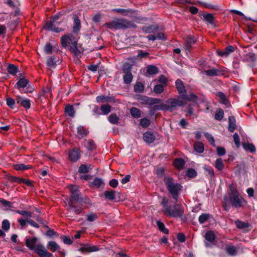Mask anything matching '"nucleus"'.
Listing matches in <instances>:
<instances>
[{
    "label": "nucleus",
    "mask_w": 257,
    "mask_h": 257,
    "mask_svg": "<svg viewBox=\"0 0 257 257\" xmlns=\"http://www.w3.org/2000/svg\"><path fill=\"white\" fill-rule=\"evenodd\" d=\"M193 147L194 150L198 153H202L204 151L203 144L200 142L195 143Z\"/></svg>",
    "instance_id": "a18cd8bd"
},
{
    "label": "nucleus",
    "mask_w": 257,
    "mask_h": 257,
    "mask_svg": "<svg viewBox=\"0 0 257 257\" xmlns=\"http://www.w3.org/2000/svg\"><path fill=\"white\" fill-rule=\"evenodd\" d=\"M130 113L132 117L135 118H139L141 116V111L136 107L131 108Z\"/></svg>",
    "instance_id": "58836bf2"
},
{
    "label": "nucleus",
    "mask_w": 257,
    "mask_h": 257,
    "mask_svg": "<svg viewBox=\"0 0 257 257\" xmlns=\"http://www.w3.org/2000/svg\"><path fill=\"white\" fill-rule=\"evenodd\" d=\"M74 24L72 32L74 34H78L81 29V22L78 16L76 15H73Z\"/></svg>",
    "instance_id": "a211bd4d"
},
{
    "label": "nucleus",
    "mask_w": 257,
    "mask_h": 257,
    "mask_svg": "<svg viewBox=\"0 0 257 257\" xmlns=\"http://www.w3.org/2000/svg\"><path fill=\"white\" fill-rule=\"evenodd\" d=\"M96 101L97 103H108L114 102L113 96L104 95H99L96 97Z\"/></svg>",
    "instance_id": "412c9836"
},
{
    "label": "nucleus",
    "mask_w": 257,
    "mask_h": 257,
    "mask_svg": "<svg viewBox=\"0 0 257 257\" xmlns=\"http://www.w3.org/2000/svg\"><path fill=\"white\" fill-rule=\"evenodd\" d=\"M81 247L78 248V251L83 252L84 251L87 252H95L99 250L100 248L98 246H94L88 243L81 244Z\"/></svg>",
    "instance_id": "ddd939ff"
},
{
    "label": "nucleus",
    "mask_w": 257,
    "mask_h": 257,
    "mask_svg": "<svg viewBox=\"0 0 257 257\" xmlns=\"http://www.w3.org/2000/svg\"><path fill=\"white\" fill-rule=\"evenodd\" d=\"M69 51L73 53L75 56H78L83 52L82 49H79L78 48V44L76 45L70 46Z\"/></svg>",
    "instance_id": "37998d69"
},
{
    "label": "nucleus",
    "mask_w": 257,
    "mask_h": 257,
    "mask_svg": "<svg viewBox=\"0 0 257 257\" xmlns=\"http://www.w3.org/2000/svg\"><path fill=\"white\" fill-rule=\"evenodd\" d=\"M150 120L147 118L140 119V125L144 128H147L150 125Z\"/></svg>",
    "instance_id": "338daca9"
},
{
    "label": "nucleus",
    "mask_w": 257,
    "mask_h": 257,
    "mask_svg": "<svg viewBox=\"0 0 257 257\" xmlns=\"http://www.w3.org/2000/svg\"><path fill=\"white\" fill-rule=\"evenodd\" d=\"M104 186L103 180L100 177H95L93 180L90 182V187L91 188L95 187L96 188H103Z\"/></svg>",
    "instance_id": "6ab92c4d"
},
{
    "label": "nucleus",
    "mask_w": 257,
    "mask_h": 257,
    "mask_svg": "<svg viewBox=\"0 0 257 257\" xmlns=\"http://www.w3.org/2000/svg\"><path fill=\"white\" fill-rule=\"evenodd\" d=\"M61 44L63 48H65L68 46L76 45L78 41L76 38L71 33L64 34L61 37Z\"/></svg>",
    "instance_id": "6e6552de"
},
{
    "label": "nucleus",
    "mask_w": 257,
    "mask_h": 257,
    "mask_svg": "<svg viewBox=\"0 0 257 257\" xmlns=\"http://www.w3.org/2000/svg\"><path fill=\"white\" fill-rule=\"evenodd\" d=\"M114 12L119 13L122 16H127L128 14H132L133 11L132 9H124L120 8H115L112 10Z\"/></svg>",
    "instance_id": "ea45409f"
},
{
    "label": "nucleus",
    "mask_w": 257,
    "mask_h": 257,
    "mask_svg": "<svg viewBox=\"0 0 257 257\" xmlns=\"http://www.w3.org/2000/svg\"><path fill=\"white\" fill-rule=\"evenodd\" d=\"M181 97L183 99L192 102H196L198 99V96L192 92L190 93L188 95L185 93L181 95Z\"/></svg>",
    "instance_id": "7c9ffc66"
},
{
    "label": "nucleus",
    "mask_w": 257,
    "mask_h": 257,
    "mask_svg": "<svg viewBox=\"0 0 257 257\" xmlns=\"http://www.w3.org/2000/svg\"><path fill=\"white\" fill-rule=\"evenodd\" d=\"M235 223L237 228H240V229L247 228V227H248L249 226L248 223L244 222L239 220H236Z\"/></svg>",
    "instance_id": "e2e57ef3"
},
{
    "label": "nucleus",
    "mask_w": 257,
    "mask_h": 257,
    "mask_svg": "<svg viewBox=\"0 0 257 257\" xmlns=\"http://www.w3.org/2000/svg\"><path fill=\"white\" fill-rule=\"evenodd\" d=\"M108 121H109V123H111V124H117L118 123L119 118L115 113H112L108 117Z\"/></svg>",
    "instance_id": "de8ad7c7"
},
{
    "label": "nucleus",
    "mask_w": 257,
    "mask_h": 257,
    "mask_svg": "<svg viewBox=\"0 0 257 257\" xmlns=\"http://www.w3.org/2000/svg\"><path fill=\"white\" fill-rule=\"evenodd\" d=\"M7 71L10 74L14 76L19 72V68L16 65L9 64L7 67Z\"/></svg>",
    "instance_id": "c9c22d12"
},
{
    "label": "nucleus",
    "mask_w": 257,
    "mask_h": 257,
    "mask_svg": "<svg viewBox=\"0 0 257 257\" xmlns=\"http://www.w3.org/2000/svg\"><path fill=\"white\" fill-rule=\"evenodd\" d=\"M101 114L107 115L111 111V106L108 104H102L100 107Z\"/></svg>",
    "instance_id": "4c0bfd02"
},
{
    "label": "nucleus",
    "mask_w": 257,
    "mask_h": 257,
    "mask_svg": "<svg viewBox=\"0 0 257 257\" xmlns=\"http://www.w3.org/2000/svg\"><path fill=\"white\" fill-rule=\"evenodd\" d=\"M132 66L128 63H125L122 66V71L123 73L131 72Z\"/></svg>",
    "instance_id": "774afa93"
},
{
    "label": "nucleus",
    "mask_w": 257,
    "mask_h": 257,
    "mask_svg": "<svg viewBox=\"0 0 257 257\" xmlns=\"http://www.w3.org/2000/svg\"><path fill=\"white\" fill-rule=\"evenodd\" d=\"M230 13H232V14H235L240 17H242V19L245 20H251L253 22L257 23V19H252L250 18H247L246 16H244V15H243V14L242 12H241L238 10H231L230 11Z\"/></svg>",
    "instance_id": "49530a36"
},
{
    "label": "nucleus",
    "mask_w": 257,
    "mask_h": 257,
    "mask_svg": "<svg viewBox=\"0 0 257 257\" xmlns=\"http://www.w3.org/2000/svg\"><path fill=\"white\" fill-rule=\"evenodd\" d=\"M210 217L209 213H202L198 218V220L200 224H203L207 221Z\"/></svg>",
    "instance_id": "8fccbe9b"
},
{
    "label": "nucleus",
    "mask_w": 257,
    "mask_h": 257,
    "mask_svg": "<svg viewBox=\"0 0 257 257\" xmlns=\"http://www.w3.org/2000/svg\"><path fill=\"white\" fill-rule=\"evenodd\" d=\"M86 220L87 221L92 222L98 219V217L96 213L91 212L86 215Z\"/></svg>",
    "instance_id": "6e6d98bb"
},
{
    "label": "nucleus",
    "mask_w": 257,
    "mask_h": 257,
    "mask_svg": "<svg viewBox=\"0 0 257 257\" xmlns=\"http://www.w3.org/2000/svg\"><path fill=\"white\" fill-rule=\"evenodd\" d=\"M104 26L111 30H126L137 27L133 22L125 18H116L110 22L105 23Z\"/></svg>",
    "instance_id": "20e7f679"
},
{
    "label": "nucleus",
    "mask_w": 257,
    "mask_h": 257,
    "mask_svg": "<svg viewBox=\"0 0 257 257\" xmlns=\"http://www.w3.org/2000/svg\"><path fill=\"white\" fill-rule=\"evenodd\" d=\"M65 113L70 117H74L75 114V111L73 105L72 104H67L65 106Z\"/></svg>",
    "instance_id": "c85d7f7f"
},
{
    "label": "nucleus",
    "mask_w": 257,
    "mask_h": 257,
    "mask_svg": "<svg viewBox=\"0 0 257 257\" xmlns=\"http://www.w3.org/2000/svg\"><path fill=\"white\" fill-rule=\"evenodd\" d=\"M134 89L136 93H142L144 91L145 86L141 82H137L134 85Z\"/></svg>",
    "instance_id": "603ef678"
},
{
    "label": "nucleus",
    "mask_w": 257,
    "mask_h": 257,
    "mask_svg": "<svg viewBox=\"0 0 257 257\" xmlns=\"http://www.w3.org/2000/svg\"><path fill=\"white\" fill-rule=\"evenodd\" d=\"M69 198L67 199V211L78 215L83 212V205L91 206L93 205L91 200L86 195H82L76 185H71L69 187Z\"/></svg>",
    "instance_id": "f257e3e1"
},
{
    "label": "nucleus",
    "mask_w": 257,
    "mask_h": 257,
    "mask_svg": "<svg viewBox=\"0 0 257 257\" xmlns=\"http://www.w3.org/2000/svg\"><path fill=\"white\" fill-rule=\"evenodd\" d=\"M242 147L246 151H249L252 154L256 152L255 146L252 143H242Z\"/></svg>",
    "instance_id": "f704fd0d"
},
{
    "label": "nucleus",
    "mask_w": 257,
    "mask_h": 257,
    "mask_svg": "<svg viewBox=\"0 0 257 257\" xmlns=\"http://www.w3.org/2000/svg\"><path fill=\"white\" fill-rule=\"evenodd\" d=\"M115 192L111 190L109 191H105L104 192L103 194H100L99 196L101 197L102 195H103L104 197L106 199L112 201L115 199Z\"/></svg>",
    "instance_id": "c756f323"
},
{
    "label": "nucleus",
    "mask_w": 257,
    "mask_h": 257,
    "mask_svg": "<svg viewBox=\"0 0 257 257\" xmlns=\"http://www.w3.org/2000/svg\"><path fill=\"white\" fill-rule=\"evenodd\" d=\"M58 61V57L56 56L49 57L46 61V65L49 68H54L57 65V62Z\"/></svg>",
    "instance_id": "a878e982"
},
{
    "label": "nucleus",
    "mask_w": 257,
    "mask_h": 257,
    "mask_svg": "<svg viewBox=\"0 0 257 257\" xmlns=\"http://www.w3.org/2000/svg\"><path fill=\"white\" fill-rule=\"evenodd\" d=\"M135 99L142 105H149L150 106H152V105L156 104H159L162 101L160 99L152 98L142 95H137Z\"/></svg>",
    "instance_id": "1a4fd4ad"
},
{
    "label": "nucleus",
    "mask_w": 257,
    "mask_h": 257,
    "mask_svg": "<svg viewBox=\"0 0 257 257\" xmlns=\"http://www.w3.org/2000/svg\"><path fill=\"white\" fill-rule=\"evenodd\" d=\"M17 103L23 106L26 109H29L31 107V101L26 98L19 95L16 97Z\"/></svg>",
    "instance_id": "4468645a"
},
{
    "label": "nucleus",
    "mask_w": 257,
    "mask_h": 257,
    "mask_svg": "<svg viewBox=\"0 0 257 257\" xmlns=\"http://www.w3.org/2000/svg\"><path fill=\"white\" fill-rule=\"evenodd\" d=\"M224 116V112L223 110L219 108L217 109L215 114V118L218 121H221Z\"/></svg>",
    "instance_id": "13d9d810"
},
{
    "label": "nucleus",
    "mask_w": 257,
    "mask_h": 257,
    "mask_svg": "<svg viewBox=\"0 0 257 257\" xmlns=\"http://www.w3.org/2000/svg\"><path fill=\"white\" fill-rule=\"evenodd\" d=\"M175 202L173 206L169 205L166 207L164 210V213L168 216L173 218H180L183 221L186 219V216L184 215V209L181 204Z\"/></svg>",
    "instance_id": "39448f33"
},
{
    "label": "nucleus",
    "mask_w": 257,
    "mask_h": 257,
    "mask_svg": "<svg viewBox=\"0 0 257 257\" xmlns=\"http://www.w3.org/2000/svg\"><path fill=\"white\" fill-rule=\"evenodd\" d=\"M228 131L230 133H233L236 128V121L234 116H229L228 118Z\"/></svg>",
    "instance_id": "aec40b11"
},
{
    "label": "nucleus",
    "mask_w": 257,
    "mask_h": 257,
    "mask_svg": "<svg viewBox=\"0 0 257 257\" xmlns=\"http://www.w3.org/2000/svg\"><path fill=\"white\" fill-rule=\"evenodd\" d=\"M175 84L176 89L179 94L182 95L186 93V89L184 86V83L180 79L176 80Z\"/></svg>",
    "instance_id": "4be33fe9"
},
{
    "label": "nucleus",
    "mask_w": 257,
    "mask_h": 257,
    "mask_svg": "<svg viewBox=\"0 0 257 257\" xmlns=\"http://www.w3.org/2000/svg\"><path fill=\"white\" fill-rule=\"evenodd\" d=\"M185 164V160L182 158H178L174 160L173 165L174 167L179 170L182 169Z\"/></svg>",
    "instance_id": "2f4dec72"
},
{
    "label": "nucleus",
    "mask_w": 257,
    "mask_h": 257,
    "mask_svg": "<svg viewBox=\"0 0 257 257\" xmlns=\"http://www.w3.org/2000/svg\"><path fill=\"white\" fill-rule=\"evenodd\" d=\"M38 239L36 237L25 239L26 246L30 250H34L40 257H54L53 253L49 252L43 244L36 245Z\"/></svg>",
    "instance_id": "7ed1b4c3"
},
{
    "label": "nucleus",
    "mask_w": 257,
    "mask_h": 257,
    "mask_svg": "<svg viewBox=\"0 0 257 257\" xmlns=\"http://www.w3.org/2000/svg\"><path fill=\"white\" fill-rule=\"evenodd\" d=\"M62 23V21H58V20H55L53 19H50V20L47 21L44 26H43V29L48 31H51L55 32L56 33H60V32L64 31V29L61 28H58V26Z\"/></svg>",
    "instance_id": "423d86ee"
},
{
    "label": "nucleus",
    "mask_w": 257,
    "mask_h": 257,
    "mask_svg": "<svg viewBox=\"0 0 257 257\" xmlns=\"http://www.w3.org/2000/svg\"><path fill=\"white\" fill-rule=\"evenodd\" d=\"M165 169L164 167L158 168L156 170V175L158 178H161L163 177L166 176Z\"/></svg>",
    "instance_id": "0e129e2a"
},
{
    "label": "nucleus",
    "mask_w": 257,
    "mask_h": 257,
    "mask_svg": "<svg viewBox=\"0 0 257 257\" xmlns=\"http://www.w3.org/2000/svg\"><path fill=\"white\" fill-rule=\"evenodd\" d=\"M239 194V193L237 191L234 185L232 184H230L229 185V190L228 192V198L232 196L237 195Z\"/></svg>",
    "instance_id": "3c124183"
},
{
    "label": "nucleus",
    "mask_w": 257,
    "mask_h": 257,
    "mask_svg": "<svg viewBox=\"0 0 257 257\" xmlns=\"http://www.w3.org/2000/svg\"><path fill=\"white\" fill-rule=\"evenodd\" d=\"M195 4H199L203 7L209 9L217 10L219 9V6L217 5H212L201 1H198Z\"/></svg>",
    "instance_id": "473e14b6"
},
{
    "label": "nucleus",
    "mask_w": 257,
    "mask_h": 257,
    "mask_svg": "<svg viewBox=\"0 0 257 257\" xmlns=\"http://www.w3.org/2000/svg\"><path fill=\"white\" fill-rule=\"evenodd\" d=\"M205 238L208 241L212 242L215 239V235L212 231L209 230L206 232Z\"/></svg>",
    "instance_id": "5fc2aeb1"
},
{
    "label": "nucleus",
    "mask_w": 257,
    "mask_h": 257,
    "mask_svg": "<svg viewBox=\"0 0 257 257\" xmlns=\"http://www.w3.org/2000/svg\"><path fill=\"white\" fill-rule=\"evenodd\" d=\"M222 69H218L213 68L211 69H207L204 71L203 73L208 77H214L222 75L224 72Z\"/></svg>",
    "instance_id": "2eb2a0df"
},
{
    "label": "nucleus",
    "mask_w": 257,
    "mask_h": 257,
    "mask_svg": "<svg viewBox=\"0 0 257 257\" xmlns=\"http://www.w3.org/2000/svg\"><path fill=\"white\" fill-rule=\"evenodd\" d=\"M226 253L231 256H235L237 254V250L235 246L232 245H229L226 247Z\"/></svg>",
    "instance_id": "a19ab883"
},
{
    "label": "nucleus",
    "mask_w": 257,
    "mask_h": 257,
    "mask_svg": "<svg viewBox=\"0 0 257 257\" xmlns=\"http://www.w3.org/2000/svg\"><path fill=\"white\" fill-rule=\"evenodd\" d=\"M0 202L5 208H7V209H10L13 207L12 202L7 201L3 198H0Z\"/></svg>",
    "instance_id": "bf43d9fd"
},
{
    "label": "nucleus",
    "mask_w": 257,
    "mask_h": 257,
    "mask_svg": "<svg viewBox=\"0 0 257 257\" xmlns=\"http://www.w3.org/2000/svg\"><path fill=\"white\" fill-rule=\"evenodd\" d=\"M186 175L193 178L197 175V172L194 169L188 168L186 171Z\"/></svg>",
    "instance_id": "69168bd1"
},
{
    "label": "nucleus",
    "mask_w": 257,
    "mask_h": 257,
    "mask_svg": "<svg viewBox=\"0 0 257 257\" xmlns=\"http://www.w3.org/2000/svg\"><path fill=\"white\" fill-rule=\"evenodd\" d=\"M164 87L162 84H157L154 86L153 91L156 94H161L164 91Z\"/></svg>",
    "instance_id": "680f3d73"
},
{
    "label": "nucleus",
    "mask_w": 257,
    "mask_h": 257,
    "mask_svg": "<svg viewBox=\"0 0 257 257\" xmlns=\"http://www.w3.org/2000/svg\"><path fill=\"white\" fill-rule=\"evenodd\" d=\"M156 223L158 227V229L160 231H162L165 234L169 233V230L167 228L165 227V225L163 222H162L160 220H156Z\"/></svg>",
    "instance_id": "e433bc0d"
},
{
    "label": "nucleus",
    "mask_w": 257,
    "mask_h": 257,
    "mask_svg": "<svg viewBox=\"0 0 257 257\" xmlns=\"http://www.w3.org/2000/svg\"><path fill=\"white\" fill-rule=\"evenodd\" d=\"M228 199L231 206L236 209L242 207L246 203L240 194L232 196L229 197Z\"/></svg>",
    "instance_id": "9d476101"
},
{
    "label": "nucleus",
    "mask_w": 257,
    "mask_h": 257,
    "mask_svg": "<svg viewBox=\"0 0 257 257\" xmlns=\"http://www.w3.org/2000/svg\"><path fill=\"white\" fill-rule=\"evenodd\" d=\"M166 111L172 112L177 110L179 107L183 106L185 103L183 100L176 98H169L166 100Z\"/></svg>",
    "instance_id": "0eeeda50"
},
{
    "label": "nucleus",
    "mask_w": 257,
    "mask_h": 257,
    "mask_svg": "<svg viewBox=\"0 0 257 257\" xmlns=\"http://www.w3.org/2000/svg\"><path fill=\"white\" fill-rule=\"evenodd\" d=\"M81 151L79 148H73L68 154L69 160L72 162H76L78 161L81 157Z\"/></svg>",
    "instance_id": "f8f14e48"
},
{
    "label": "nucleus",
    "mask_w": 257,
    "mask_h": 257,
    "mask_svg": "<svg viewBox=\"0 0 257 257\" xmlns=\"http://www.w3.org/2000/svg\"><path fill=\"white\" fill-rule=\"evenodd\" d=\"M31 168L30 165H26L24 164H17L14 166V169L18 171H25Z\"/></svg>",
    "instance_id": "09e8293b"
},
{
    "label": "nucleus",
    "mask_w": 257,
    "mask_h": 257,
    "mask_svg": "<svg viewBox=\"0 0 257 257\" xmlns=\"http://www.w3.org/2000/svg\"><path fill=\"white\" fill-rule=\"evenodd\" d=\"M133 78V75L132 72H127V73H123V76H122V79H123V83L126 84H130Z\"/></svg>",
    "instance_id": "c03bdc74"
},
{
    "label": "nucleus",
    "mask_w": 257,
    "mask_h": 257,
    "mask_svg": "<svg viewBox=\"0 0 257 257\" xmlns=\"http://www.w3.org/2000/svg\"><path fill=\"white\" fill-rule=\"evenodd\" d=\"M158 26L156 24L145 25L141 28L142 31L145 34H151L158 30Z\"/></svg>",
    "instance_id": "f3484780"
},
{
    "label": "nucleus",
    "mask_w": 257,
    "mask_h": 257,
    "mask_svg": "<svg viewBox=\"0 0 257 257\" xmlns=\"http://www.w3.org/2000/svg\"><path fill=\"white\" fill-rule=\"evenodd\" d=\"M256 61V55L253 52H248L243 55L242 61L244 62H254Z\"/></svg>",
    "instance_id": "b1692460"
},
{
    "label": "nucleus",
    "mask_w": 257,
    "mask_h": 257,
    "mask_svg": "<svg viewBox=\"0 0 257 257\" xmlns=\"http://www.w3.org/2000/svg\"><path fill=\"white\" fill-rule=\"evenodd\" d=\"M83 144L84 147L87 148L89 151H93L96 148V145L94 141L92 140H88V141L85 140Z\"/></svg>",
    "instance_id": "cd10ccee"
},
{
    "label": "nucleus",
    "mask_w": 257,
    "mask_h": 257,
    "mask_svg": "<svg viewBox=\"0 0 257 257\" xmlns=\"http://www.w3.org/2000/svg\"><path fill=\"white\" fill-rule=\"evenodd\" d=\"M163 181L168 193L174 202H177L183 188L182 185L170 176H164Z\"/></svg>",
    "instance_id": "f03ea898"
},
{
    "label": "nucleus",
    "mask_w": 257,
    "mask_h": 257,
    "mask_svg": "<svg viewBox=\"0 0 257 257\" xmlns=\"http://www.w3.org/2000/svg\"><path fill=\"white\" fill-rule=\"evenodd\" d=\"M224 164L221 158L216 159L215 163V167L219 171H222L224 168Z\"/></svg>",
    "instance_id": "4d7b16f0"
},
{
    "label": "nucleus",
    "mask_w": 257,
    "mask_h": 257,
    "mask_svg": "<svg viewBox=\"0 0 257 257\" xmlns=\"http://www.w3.org/2000/svg\"><path fill=\"white\" fill-rule=\"evenodd\" d=\"M196 41L194 38L191 36L187 37L186 40L185 42L184 46L187 51L190 52L192 49V45L194 44Z\"/></svg>",
    "instance_id": "bb28decb"
},
{
    "label": "nucleus",
    "mask_w": 257,
    "mask_h": 257,
    "mask_svg": "<svg viewBox=\"0 0 257 257\" xmlns=\"http://www.w3.org/2000/svg\"><path fill=\"white\" fill-rule=\"evenodd\" d=\"M158 72L159 69L155 66L150 65L147 67V72L150 75L157 74Z\"/></svg>",
    "instance_id": "864d4df0"
},
{
    "label": "nucleus",
    "mask_w": 257,
    "mask_h": 257,
    "mask_svg": "<svg viewBox=\"0 0 257 257\" xmlns=\"http://www.w3.org/2000/svg\"><path fill=\"white\" fill-rule=\"evenodd\" d=\"M77 133L79 136H80V138L82 139L86 137L89 133L88 130H86L82 125H79L77 127Z\"/></svg>",
    "instance_id": "72a5a7b5"
},
{
    "label": "nucleus",
    "mask_w": 257,
    "mask_h": 257,
    "mask_svg": "<svg viewBox=\"0 0 257 257\" xmlns=\"http://www.w3.org/2000/svg\"><path fill=\"white\" fill-rule=\"evenodd\" d=\"M29 83V80L26 77L20 78L15 85V88H17L21 93H23L24 88L27 87Z\"/></svg>",
    "instance_id": "dca6fc26"
},
{
    "label": "nucleus",
    "mask_w": 257,
    "mask_h": 257,
    "mask_svg": "<svg viewBox=\"0 0 257 257\" xmlns=\"http://www.w3.org/2000/svg\"><path fill=\"white\" fill-rule=\"evenodd\" d=\"M199 16L203 17L204 21L206 24H209L214 27H216L215 18L213 17L212 14H205L203 12L201 11L199 13Z\"/></svg>",
    "instance_id": "9b49d317"
},
{
    "label": "nucleus",
    "mask_w": 257,
    "mask_h": 257,
    "mask_svg": "<svg viewBox=\"0 0 257 257\" xmlns=\"http://www.w3.org/2000/svg\"><path fill=\"white\" fill-rule=\"evenodd\" d=\"M48 229L45 233L47 236L50 238H54V237H57L58 236V233L55 231L54 229H50L49 227Z\"/></svg>",
    "instance_id": "052dcab7"
},
{
    "label": "nucleus",
    "mask_w": 257,
    "mask_h": 257,
    "mask_svg": "<svg viewBox=\"0 0 257 257\" xmlns=\"http://www.w3.org/2000/svg\"><path fill=\"white\" fill-rule=\"evenodd\" d=\"M92 169L91 164H82L80 165L78 169V172L81 174H87Z\"/></svg>",
    "instance_id": "393cba45"
},
{
    "label": "nucleus",
    "mask_w": 257,
    "mask_h": 257,
    "mask_svg": "<svg viewBox=\"0 0 257 257\" xmlns=\"http://www.w3.org/2000/svg\"><path fill=\"white\" fill-rule=\"evenodd\" d=\"M47 248L50 251L55 252L59 249L60 246L53 241H49L47 245Z\"/></svg>",
    "instance_id": "79ce46f5"
},
{
    "label": "nucleus",
    "mask_w": 257,
    "mask_h": 257,
    "mask_svg": "<svg viewBox=\"0 0 257 257\" xmlns=\"http://www.w3.org/2000/svg\"><path fill=\"white\" fill-rule=\"evenodd\" d=\"M155 139V135L150 131H147L143 135V140L149 144L152 143Z\"/></svg>",
    "instance_id": "5701e85b"
}]
</instances>
